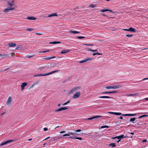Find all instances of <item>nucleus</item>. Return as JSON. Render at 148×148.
<instances>
[{"mask_svg": "<svg viewBox=\"0 0 148 148\" xmlns=\"http://www.w3.org/2000/svg\"><path fill=\"white\" fill-rule=\"evenodd\" d=\"M49 51V50H47V51H40L39 52L40 53H45V52H48Z\"/></svg>", "mask_w": 148, "mask_h": 148, "instance_id": "obj_42", "label": "nucleus"}, {"mask_svg": "<svg viewBox=\"0 0 148 148\" xmlns=\"http://www.w3.org/2000/svg\"><path fill=\"white\" fill-rule=\"evenodd\" d=\"M92 50H92V49H91L90 48H88V51H92Z\"/></svg>", "mask_w": 148, "mask_h": 148, "instance_id": "obj_56", "label": "nucleus"}, {"mask_svg": "<svg viewBox=\"0 0 148 148\" xmlns=\"http://www.w3.org/2000/svg\"><path fill=\"white\" fill-rule=\"evenodd\" d=\"M27 31H32L34 30V29L32 28H28L26 29Z\"/></svg>", "mask_w": 148, "mask_h": 148, "instance_id": "obj_37", "label": "nucleus"}, {"mask_svg": "<svg viewBox=\"0 0 148 148\" xmlns=\"http://www.w3.org/2000/svg\"><path fill=\"white\" fill-rule=\"evenodd\" d=\"M27 85V84L26 82H23L22 83V84L21 85V90H23L24 89L25 87V86Z\"/></svg>", "mask_w": 148, "mask_h": 148, "instance_id": "obj_12", "label": "nucleus"}, {"mask_svg": "<svg viewBox=\"0 0 148 148\" xmlns=\"http://www.w3.org/2000/svg\"><path fill=\"white\" fill-rule=\"evenodd\" d=\"M68 109L66 107H62L58 109H56L55 110V112H60L62 110H67Z\"/></svg>", "mask_w": 148, "mask_h": 148, "instance_id": "obj_9", "label": "nucleus"}, {"mask_svg": "<svg viewBox=\"0 0 148 148\" xmlns=\"http://www.w3.org/2000/svg\"><path fill=\"white\" fill-rule=\"evenodd\" d=\"M92 60V58H86L85 59H84V60L79 61V63H83L86 62L87 61H90V60Z\"/></svg>", "mask_w": 148, "mask_h": 148, "instance_id": "obj_8", "label": "nucleus"}, {"mask_svg": "<svg viewBox=\"0 0 148 148\" xmlns=\"http://www.w3.org/2000/svg\"><path fill=\"white\" fill-rule=\"evenodd\" d=\"M123 86L122 84L111 86L112 89H115L121 88Z\"/></svg>", "mask_w": 148, "mask_h": 148, "instance_id": "obj_10", "label": "nucleus"}, {"mask_svg": "<svg viewBox=\"0 0 148 148\" xmlns=\"http://www.w3.org/2000/svg\"><path fill=\"white\" fill-rule=\"evenodd\" d=\"M97 51V49L93 50H92V52Z\"/></svg>", "mask_w": 148, "mask_h": 148, "instance_id": "obj_60", "label": "nucleus"}, {"mask_svg": "<svg viewBox=\"0 0 148 148\" xmlns=\"http://www.w3.org/2000/svg\"><path fill=\"white\" fill-rule=\"evenodd\" d=\"M108 113L110 114H114L115 115V112H108Z\"/></svg>", "mask_w": 148, "mask_h": 148, "instance_id": "obj_47", "label": "nucleus"}, {"mask_svg": "<svg viewBox=\"0 0 148 148\" xmlns=\"http://www.w3.org/2000/svg\"><path fill=\"white\" fill-rule=\"evenodd\" d=\"M50 138V137H48L47 138H46L45 139L43 140H46L49 138Z\"/></svg>", "mask_w": 148, "mask_h": 148, "instance_id": "obj_59", "label": "nucleus"}, {"mask_svg": "<svg viewBox=\"0 0 148 148\" xmlns=\"http://www.w3.org/2000/svg\"><path fill=\"white\" fill-rule=\"evenodd\" d=\"M85 38V37L82 36H79L77 37V38L79 39H81L82 38Z\"/></svg>", "mask_w": 148, "mask_h": 148, "instance_id": "obj_41", "label": "nucleus"}, {"mask_svg": "<svg viewBox=\"0 0 148 148\" xmlns=\"http://www.w3.org/2000/svg\"><path fill=\"white\" fill-rule=\"evenodd\" d=\"M133 36V35H131V34H127V35H126V37H132Z\"/></svg>", "mask_w": 148, "mask_h": 148, "instance_id": "obj_46", "label": "nucleus"}, {"mask_svg": "<svg viewBox=\"0 0 148 148\" xmlns=\"http://www.w3.org/2000/svg\"><path fill=\"white\" fill-rule=\"evenodd\" d=\"M5 113V112H3V113H2L1 114V116H2Z\"/></svg>", "mask_w": 148, "mask_h": 148, "instance_id": "obj_64", "label": "nucleus"}, {"mask_svg": "<svg viewBox=\"0 0 148 148\" xmlns=\"http://www.w3.org/2000/svg\"><path fill=\"white\" fill-rule=\"evenodd\" d=\"M80 87L79 86H76L75 87L73 88L72 89L70 90V93H72L73 92L80 89Z\"/></svg>", "mask_w": 148, "mask_h": 148, "instance_id": "obj_7", "label": "nucleus"}, {"mask_svg": "<svg viewBox=\"0 0 148 148\" xmlns=\"http://www.w3.org/2000/svg\"><path fill=\"white\" fill-rule=\"evenodd\" d=\"M61 43V42H56V41H55V42H51L50 43V44H59Z\"/></svg>", "mask_w": 148, "mask_h": 148, "instance_id": "obj_31", "label": "nucleus"}, {"mask_svg": "<svg viewBox=\"0 0 148 148\" xmlns=\"http://www.w3.org/2000/svg\"><path fill=\"white\" fill-rule=\"evenodd\" d=\"M74 135H77V132H80L81 131V130L78 129L77 130H74Z\"/></svg>", "mask_w": 148, "mask_h": 148, "instance_id": "obj_20", "label": "nucleus"}, {"mask_svg": "<svg viewBox=\"0 0 148 148\" xmlns=\"http://www.w3.org/2000/svg\"><path fill=\"white\" fill-rule=\"evenodd\" d=\"M123 30H124V31H129V29H123Z\"/></svg>", "mask_w": 148, "mask_h": 148, "instance_id": "obj_53", "label": "nucleus"}, {"mask_svg": "<svg viewBox=\"0 0 148 148\" xmlns=\"http://www.w3.org/2000/svg\"><path fill=\"white\" fill-rule=\"evenodd\" d=\"M10 54H5L2 55V56H4L5 57H7L8 56H10Z\"/></svg>", "mask_w": 148, "mask_h": 148, "instance_id": "obj_32", "label": "nucleus"}, {"mask_svg": "<svg viewBox=\"0 0 148 148\" xmlns=\"http://www.w3.org/2000/svg\"><path fill=\"white\" fill-rule=\"evenodd\" d=\"M109 146H110L111 147H115L116 146V145L115 144V143H112L110 144L109 145Z\"/></svg>", "mask_w": 148, "mask_h": 148, "instance_id": "obj_27", "label": "nucleus"}, {"mask_svg": "<svg viewBox=\"0 0 148 148\" xmlns=\"http://www.w3.org/2000/svg\"><path fill=\"white\" fill-rule=\"evenodd\" d=\"M117 92V91H116L115 90H113L112 91H110V93H114Z\"/></svg>", "mask_w": 148, "mask_h": 148, "instance_id": "obj_44", "label": "nucleus"}, {"mask_svg": "<svg viewBox=\"0 0 148 148\" xmlns=\"http://www.w3.org/2000/svg\"><path fill=\"white\" fill-rule=\"evenodd\" d=\"M57 65V64L56 63H53V64H51V66L52 68H54Z\"/></svg>", "mask_w": 148, "mask_h": 148, "instance_id": "obj_34", "label": "nucleus"}, {"mask_svg": "<svg viewBox=\"0 0 148 148\" xmlns=\"http://www.w3.org/2000/svg\"><path fill=\"white\" fill-rule=\"evenodd\" d=\"M11 101V97H9L7 100L6 104L7 105H9L10 104Z\"/></svg>", "mask_w": 148, "mask_h": 148, "instance_id": "obj_15", "label": "nucleus"}, {"mask_svg": "<svg viewBox=\"0 0 148 148\" xmlns=\"http://www.w3.org/2000/svg\"><path fill=\"white\" fill-rule=\"evenodd\" d=\"M109 127L107 126V125H104V126H101V128H108Z\"/></svg>", "mask_w": 148, "mask_h": 148, "instance_id": "obj_33", "label": "nucleus"}, {"mask_svg": "<svg viewBox=\"0 0 148 148\" xmlns=\"http://www.w3.org/2000/svg\"><path fill=\"white\" fill-rule=\"evenodd\" d=\"M137 114H129V116H134L136 115Z\"/></svg>", "mask_w": 148, "mask_h": 148, "instance_id": "obj_36", "label": "nucleus"}, {"mask_svg": "<svg viewBox=\"0 0 148 148\" xmlns=\"http://www.w3.org/2000/svg\"><path fill=\"white\" fill-rule=\"evenodd\" d=\"M101 93L103 94H110V91L103 92H102Z\"/></svg>", "mask_w": 148, "mask_h": 148, "instance_id": "obj_38", "label": "nucleus"}, {"mask_svg": "<svg viewBox=\"0 0 148 148\" xmlns=\"http://www.w3.org/2000/svg\"><path fill=\"white\" fill-rule=\"evenodd\" d=\"M102 55V54L101 53H94L92 54V55L93 56H95L96 55Z\"/></svg>", "mask_w": 148, "mask_h": 148, "instance_id": "obj_43", "label": "nucleus"}, {"mask_svg": "<svg viewBox=\"0 0 148 148\" xmlns=\"http://www.w3.org/2000/svg\"><path fill=\"white\" fill-rule=\"evenodd\" d=\"M142 142H147V140L146 139H144L143 140Z\"/></svg>", "mask_w": 148, "mask_h": 148, "instance_id": "obj_57", "label": "nucleus"}, {"mask_svg": "<svg viewBox=\"0 0 148 148\" xmlns=\"http://www.w3.org/2000/svg\"><path fill=\"white\" fill-rule=\"evenodd\" d=\"M36 54L35 53H33L31 55H27L26 56V57L28 58H31L35 56Z\"/></svg>", "mask_w": 148, "mask_h": 148, "instance_id": "obj_19", "label": "nucleus"}, {"mask_svg": "<svg viewBox=\"0 0 148 148\" xmlns=\"http://www.w3.org/2000/svg\"><path fill=\"white\" fill-rule=\"evenodd\" d=\"M40 74L35 75H34V77H36L37 76H40Z\"/></svg>", "mask_w": 148, "mask_h": 148, "instance_id": "obj_52", "label": "nucleus"}, {"mask_svg": "<svg viewBox=\"0 0 148 148\" xmlns=\"http://www.w3.org/2000/svg\"><path fill=\"white\" fill-rule=\"evenodd\" d=\"M48 129L47 128L45 127L44 128V131H47V130Z\"/></svg>", "mask_w": 148, "mask_h": 148, "instance_id": "obj_54", "label": "nucleus"}, {"mask_svg": "<svg viewBox=\"0 0 148 148\" xmlns=\"http://www.w3.org/2000/svg\"><path fill=\"white\" fill-rule=\"evenodd\" d=\"M122 115L123 116H129V114H122Z\"/></svg>", "mask_w": 148, "mask_h": 148, "instance_id": "obj_48", "label": "nucleus"}, {"mask_svg": "<svg viewBox=\"0 0 148 148\" xmlns=\"http://www.w3.org/2000/svg\"><path fill=\"white\" fill-rule=\"evenodd\" d=\"M128 134H131L132 135H134V132H129Z\"/></svg>", "mask_w": 148, "mask_h": 148, "instance_id": "obj_55", "label": "nucleus"}, {"mask_svg": "<svg viewBox=\"0 0 148 148\" xmlns=\"http://www.w3.org/2000/svg\"><path fill=\"white\" fill-rule=\"evenodd\" d=\"M8 45L10 47H11L16 46V44L14 43H10L8 44Z\"/></svg>", "mask_w": 148, "mask_h": 148, "instance_id": "obj_18", "label": "nucleus"}, {"mask_svg": "<svg viewBox=\"0 0 148 148\" xmlns=\"http://www.w3.org/2000/svg\"><path fill=\"white\" fill-rule=\"evenodd\" d=\"M84 45H88V46H92L93 45V44H85Z\"/></svg>", "mask_w": 148, "mask_h": 148, "instance_id": "obj_58", "label": "nucleus"}, {"mask_svg": "<svg viewBox=\"0 0 148 148\" xmlns=\"http://www.w3.org/2000/svg\"><path fill=\"white\" fill-rule=\"evenodd\" d=\"M137 118L134 117L132 118H131L129 120V122H132L133 123H134V121H135V120L137 119Z\"/></svg>", "mask_w": 148, "mask_h": 148, "instance_id": "obj_24", "label": "nucleus"}, {"mask_svg": "<svg viewBox=\"0 0 148 148\" xmlns=\"http://www.w3.org/2000/svg\"><path fill=\"white\" fill-rule=\"evenodd\" d=\"M14 1H12L11 3L10 2H8V3L9 5V8H8L5 9L4 10V12H8L10 10H12L15 9L14 8L12 7V6L14 5Z\"/></svg>", "mask_w": 148, "mask_h": 148, "instance_id": "obj_1", "label": "nucleus"}, {"mask_svg": "<svg viewBox=\"0 0 148 148\" xmlns=\"http://www.w3.org/2000/svg\"><path fill=\"white\" fill-rule=\"evenodd\" d=\"M43 58L42 59L45 60H49L51 59H53L54 58H56V56H51V57H48V56H43L42 57Z\"/></svg>", "mask_w": 148, "mask_h": 148, "instance_id": "obj_6", "label": "nucleus"}, {"mask_svg": "<svg viewBox=\"0 0 148 148\" xmlns=\"http://www.w3.org/2000/svg\"><path fill=\"white\" fill-rule=\"evenodd\" d=\"M102 15L105 16H107V15L105 14H102Z\"/></svg>", "mask_w": 148, "mask_h": 148, "instance_id": "obj_61", "label": "nucleus"}, {"mask_svg": "<svg viewBox=\"0 0 148 148\" xmlns=\"http://www.w3.org/2000/svg\"><path fill=\"white\" fill-rule=\"evenodd\" d=\"M68 134H64L63 135V136H70V135H74V133L71 132H68Z\"/></svg>", "mask_w": 148, "mask_h": 148, "instance_id": "obj_16", "label": "nucleus"}, {"mask_svg": "<svg viewBox=\"0 0 148 148\" xmlns=\"http://www.w3.org/2000/svg\"><path fill=\"white\" fill-rule=\"evenodd\" d=\"M70 100H69L68 101H67L66 102V103H64L63 104H62V106H64V105H65L66 104H67V103H69L70 102Z\"/></svg>", "mask_w": 148, "mask_h": 148, "instance_id": "obj_40", "label": "nucleus"}, {"mask_svg": "<svg viewBox=\"0 0 148 148\" xmlns=\"http://www.w3.org/2000/svg\"><path fill=\"white\" fill-rule=\"evenodd\" d=\"M69 138H71L75 139H78L79 140H82V138L81 137H77L76 136H70Z\"/></svg>", "mask_w": 148, "mask_h": 148, "instance_id": "obj_14", "label": "nucleus"}, {"mask_svg": "<svg viewBox=\"0 0 148 148\" xmlns=\"http://www.w3.org/2000/svg\"><path fill=\"white\" fill-rule=\"evenodd\" d=\"M148 117V115H142L141 116H140L138 117V118L139 119L143 117Z\"/></svg>", "mask_w": 148, "mask_h": 148, "instance_id": "obj_30", "label": "nucleus"}, {"mask_svg": "<svg viewBox=\"0 0 148 148\" xmlns=\"http://www.w3.org/2000/svg\"><path fill=\"white\" fill-rule=\"evenodd\" d=\"M122 114L120 112H115V115H120Z\"/></svg>", "mask_w": 148, "mask_h": 148, "instance_id": "obj_39", "label": "nucleus"}, {"mask_svg": "<svg viewBox=\"0 0 148 148\" xmlns=\"http://www.w3.org/2000/svg\"><path fill=\"white\" fill-rule=\"evenodd\" d=\"M100 11L102 12H104L106 11H109L111 13H113V12L111 9H103L100 10Z\"/></svg>", "mask_w": 148, "mask_h": 148, "instance_id": "obj_13", "label": "nucleus"}, {"mask_svg": "<svg viewBox=\"0 0 148 148\" xmlns=\"http://www.w3.org/2000/svg\"><path fill=\"white\" fill-rule=\"evenodd\" d=\"M60 71L59 70H55V71H51V72H50L49 73H48L49 75L50 74H53V73H55L58 72V71Z\"/></svg>", "mask_w": 148, "mask_h": 148, "instance_id": "obj_25", "label": "nucleus"}, {"mask_svg": "<svg viewBox=\"0 0 148 148\" xmlns=\"http://www.w3.org/2000/svg\"><path fill=\"white\" fill-rule=\"evenodd\" d=\"M81 94V92L79 91L77 92L73 95V98L74 99L78 98Z\"/></svg>", "mask_w": 148, "mask_h": 148, "instance_id": "obj_5", "label": "nucleus"}, {"mask_svg": "<svg viewBox=\"0 0 148 148\" xmlns=\"http://www.w3.org/2000/svg\"><path fill=\"white\" fill-rule=\"evenodd\" d=\"M49 75V74L48 73H45L42 74H40V76H45L46 75Z\"/></svg>", "mask_w": 148, "mask_h": 148, "instance_id": "obj_29", "label": "nucleus"}, {"mask_svg": "<svg viewBox=\"0 0 148 148\" xmlns=\"http://www.w3.org/2000/svg\"><path fill=\"white\" fill-rule=\"evenodd\" d=\"M102 116H101L99 115V116H93V117L89 118L87 119L88 120H91L92 119H95V118H98L101 117Z\"/></svg>", "mask_w": 148, "mask_h": 148, "instance_id": "obj_11", "label": "nucleus"}, {"mask_svg": "<svg viewBox=\"0 0 148 148\" xmlns=\"http://www.w3.org/2000/svg\"><path fill=\"white\" fill-rule=\"evenodd\" d=\"M143 101H147L148 100V97L146 98L143 99Z\"/></svg>", "mask_w": 148, "mask_h": 148, "instance_id": "obj_50", "label": "nucleus"}, {"mask_svg": "<svg viewBox=\"0 0 148 148\" xmlns=\"http://www.w3.org/2000/svg\"><path fill=\"white\" fill-rule=\"evenodd\" d=\"M58 107H60V106H61V104H60V103L58 104Z\"/></svg>", "mask_w": 148, "mask_h": 148, "instance_id": "obj_63", "label": "nucleus"}, {"mask_svg": "<svg viewBox=\"0 0 148 148\" xmlns=\"http://www.w3.org/2000/svg\"><path fill=\"white\" fill-rule=\"evenodd\" d=\"M44 68H45L44 67H42L39 68V69H40V70H41L42 69Z\"/></svg>", "mask_w": 148, "mask_h": 148, "instance_id": "obj_62", "label": "nucleus"}, {"mask_svg": "<svg viewBox=\"0 0 148 148\" xmlns=\"http://www.w3.org/2000/svg\"><path fill=\"white\" fill-rule=\"evenodd\" d=\"M70 32L75 34L80 33V32L75 31H70Z\"/></svg>", "mask_w": 148, "mask_h": 148, "instance_id": "obj_28", "label": "nucleus"}, {"mask_svg": "<svg viewBox=\"0 0 148 148\" xmlns=\"http://www.w3.org/2000/svg\"><path fill=\"white\" fill-rule=\"evenodd\" d=\"M129 31H131L133 32H136V30L134 28L131 27L129 28Z\"/></svg>", "mask_w": 148, "mask_h": 148, "instance_id": "obj_26", "label": "nucleus"}, {"mask_svg": "<svg viewBox=\"0 0 148 148\" xmlns=\"http://www.w3.org/2000/svg\"><path fill=\"white\" fill-rule=\"evenodd\" d=\"M66 132V131H61L60 132V134H62V133H65Z\"/></svg>", "mask_w": 148, "mask_h": 148, "instance_id": "obj_51", "label": "nucleus"}, {"mask_svg": "<svg viewBox=\"0 0 148 148\" xmlns=\"http://www.w3.org/2000/svg\"><path fill=\"white\" fill-rule=\"evenodd\" d=\"M125 137H126L125 136H124V135H122L119 136H116L115 137H113L112 138V139H114L117 138L118 139V140L117 141H116V142L117 143H119L121 140V138H123Z\"/></svg>", "mask_w": 148, "mask_h": 148, "instance_id": "obj_3", "label": "nucleus"}, {"mask_svg": "<svg viewBox=\"0 0 148 148\" xmlns=\"http://www.w3.org/2000/svg\"><path fill=\"white\" fill-rule=\"evenodd\" d=\"M141 92H137L134 94H127L125 96L127 97H135L137 96Z\"/></svg>", "mask_w": 148, "mask_h": 148, "instance_id": "obj_4", "label": "nucleus"}, {"mask_svg": "<svg viewBox=\"0 0 148 148\" xmlns=\"http://www.w3.org/2000/svg\"><path fill=\"white\" fill-rule=\"evenodd\" d=\"M70 51L69 49H66L62 50L60 52L61 54H64L69 52Z\"/></svg>", "mask_w": 148, "mask_h": 148, "instance_id": "obj_17", "label": "nucleus"}, {"mask_svg": "<svg viewBox=\"0 0 148 148\" xmlns=\"http://www.w3.org/2000/svg\"><path fill=\"white\" fill-rule=\"evenodd\" d=\"M14 141V139H12L6 140L0 144V146L2 147L6 144L11 143Z\"/></svg>", "mask_w": 148, "mask_h": 148, "instance_id": "obj_2", "label": "nucleus"}, {"mask_svg": "<svg viewBox=\"0 0 148 148\" xmlns=\"http://www.w3.org/2000/svg\"><path fill=\"white\" fill-rule=\"evenodd\" d=\"M98 98H111V97L108 96H101L99 97Z\"/></svg>", "mask_w": 148, "mask_h": 148, "instance_id": "obj_23", "label": "nucleus"}, {"mask_svg": "<svg viewBox=\"0 0 148 148\" xmlns=\"http://www.w3.org/2000/svg\"><path fill=\"white\" fill-rule=\"evenodd\" d=\"M27 19L29 20H35L36 19V18L33 16H30L27 17Z\"/></svg>", "mask_w": 148, "mask_h": 148, "instance_id": "obj_22", "label": "nucleus"}, {"mask_svg": "<svg viewBox=\"0 0 148 148\" xmlns=\"http://www.w3.org/2000/svg\"><path fill=\"white\" fill-rule=\"evenodd\" d=\"M106 88L107 89H112L111 86H109L106 87Z\"/></svg>", "mask_w": 148, "mask_h": 148, "instance_id": "obj_45", "label": "nucleus"}, {"mask_svg": "<svg viewBox=\"0 0 148 148\" xmlns=\"http://www.w3.org/2000/svg\"><path fill=\"white\" fill-rule=\"evenodd\" d=\"M96 6V5L95 4H90L89 5V7L91 8H93Z\"/></svg>", "mask_w": 148, "mask_h": 148, "instance_id": "obj_35", "label": "nucleus"}, {"mask_svg": "<svg viewBox=\"0 0 148 148\" xmlns=\"http://www.w3.org/2000/svg\"><path fill=\"white\" fill-rule=\"evenodd\" d=\"M57 14L56 13H53L51 14H50L49 15H48V16H47V17H52V16H57Z\"/></svg>", "mask_w": 148, "mask_h": 148, "instance_id": "obj_21", "label": "nucleus"}, {"mask_svg": "<svg viewBox=\"0 0 148 148\" xmlns=\"http://www.w3.org/2000/svg\"><path fill=\"white\" fill-rule=\"evenodd\" d=\"M10 56H14L15 54L14 53H10Z\"/></svg>", "mask_w": 148, "mask_h": 148, "instance_id": "obj_49", "label": "nucleus"}]
</instances>
